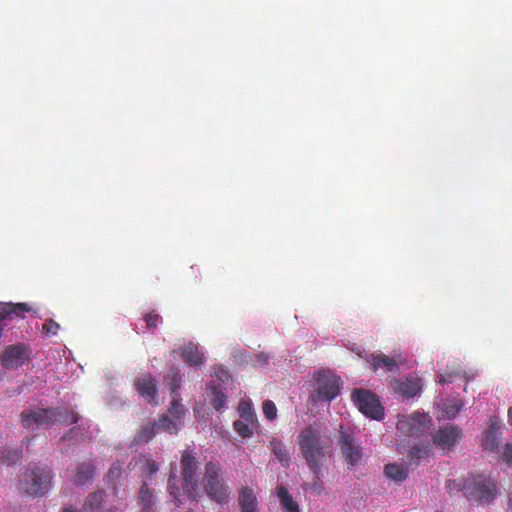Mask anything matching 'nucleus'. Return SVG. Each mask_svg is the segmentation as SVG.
<instances>
[{"mask_svg":"<svg viewBox=\"0 0 512 512\" xmlns=\"http://www.w3.org/2000/svg\"><path fill=\"white\" fill-rule=\"evenodd\" d=\"M139 499L143 506V510L145 512H150L153 505V492L146 483L140 487Z\"/></svg>","mask_w":512,"mask_h":512,"instance_id":"28","label":"nucleus"},{"mask_svg":"<svg viewBox=\"0 0 512 512\" xmlns=\"http://www.w3.org/2000/svg\"><path fill=\"white\" fill-rule=\"evenodd\" d=\"M270 447L277 459L282 463V465H289L290 454L286 447L278 440L273 439L270 442Z\"/></svg>","mask_w":512,"mask_h":512,"instance_id":"26","label":"nucleus"},{"mask_svg":"<svg viewBox=\"0 0 512 512\" xmlns=\"http://www.w3.org/2000/svg\"><path fill=\"white\" fill-rule=\"evenodd\" d=\"M500 429V424L497 419H492L489 427L486 431V435H497V432Z\"/></svg>","mask_w":512,"mask_h":512,"instance_id":"41","label":"nucleus"},{"mask_svg":"<svg viewBox=\"0 0 512 512\" xmlns=\"http://www.w3.org/2000/svg\"><path fill=\"white\" fill-rule=\"evenodd\" d=\"M177 421L178 420H175L174 418L172 419L168 415H163L159 418L158 422L154 424L158 429H162L170 433H177L179 430Z\"/></svg>","mask_w":512,"mask_h":512,"instance_id":"29","label":"nucleus"},{"mask_svg":"<svg viewBox=\"0 0 512 512\" xmlns=\"http://www.w3.org/2000/svg\"><path fill=\"white\" fill-rule=\"evenodd\" d=\"M172 397V400H171V405H170V408H169V413L171 414V416L175 419V420H178L180 421L181 418L184 416L185 414V409L184 407L180 404V398H179V395H171Z\"/></svg>","mask_w":512,"mask_h":512,"instance_id":"31","label":"nucleus"},{"mask_svg":"<svg viewBox=\"0 0 512 512\" xmlns=\"http://www.w3.org/2000/svg\"><path fill=\"white\" fill-rule=\"evenodd\" d=\"M393 389L397 394L405 398H412L420 393L422 384L419 378L407 377L404 380H395Z\"/></svg>","mask_w":512,"mask_h":512,"instance_id":"13","label":"nucleus"},{"mask_svg":"<svg viewBox=\"0 0 512 512\" xmlns=\"http://www.w3.org/2000/svg\"><path fill=\"white\" fill-rule=\"evenodd\" d=\"M509 506L512 508V492L509 494Z\"/></svg>","mask_w":512,"mask_h":512,"instance_id":"46","label":"nucleus"},{"mask_svg":"<svg viewBox=\"0 0 512 512\" xmlns=\"http://www.w3.org/2000/svg\"><path fill=\"white\" fill-rule=\"evenodd\" d=\"M371 364L375 371L378 369H384L387 372H392L398 369V365L395 359L388 357L385 354H372Z\"/></svg>","mask_w":512,"mask_h":512,"instance_id":"17","label":"nucleus"},{"mask_svg":"<svg viewBox=\"0 0 512 512\" xmlns=\"http://www.w3.org/2000/svg\"><path fill=\"white\" fill-rule=\"evenodd\" d=\"M446 488L450 491L454 488L463 490L465 496L470 501L490 503L497 495V485L495 481L483 475L468 478L462 486L457 484L454 480H448L446 482Z\"/></svg>","mask_w":512,"mask_h":512,"instance_id":"5","label":"nucleus"},{"mask_svg":"<svg viewBox=\"0 0 512 512\" xmlns=\"http://www.w3.org/2000/svg\"><path fill=\"white\" fill-rule=\"evenodd\" d=\"M226 403V396L218 387L212 388V398L210 400V404L213 406L214 409L219 411L224 407Z\"/></svg>","mask_w":512,"mask_h":512,"instance_id":"32","label":"nucleus"},{"mask_svg":"<svg viewBox=\"0 0 512 512\" xmlns=\"http://www.w3.org/2000/svg\"><path fill=\"white\" fill-rule=\"evenodd\" d=\"M80 432H81L80 426H74L63 436V439L64 440L77 439Z\"/></svg>","mask_w":512,"mask_h":512,"instance_id":"39","label":"nucleus"},{"mask_svg":"<svg viewBox=\"0 0 512 512\" xmlns=\"http://www.w3.org/2000/svg\"><path fill=\"white\" fill-rule=\"evenodd\" d=\"M508 418H509V423L512 425V407H510L508 410Z\"/></svg>","mask_w":512,"mask_h":512,"instance_id":"45","label":"nucleus"},{"mask_svg":"<svg viewBox=\"0 0 512 512\" xmlns=\"http://www.w3.org/2000/svg\"><path fill=\"white\" fill-rule=\"evenodd\" d=\"M338 445L349 468L361 462L363 458V447L351 429L345 430L341 426L338 436Z\"/></svg>","mask_w":512,"mask_h":512,"instance_id":"7","label":"nucleus"},{"mask_svg":"<svg viewBox=\"0 0 512 512\" xmlns=\"http://www.w3.org/2000/svg\"><path fill=\"white\" fill-rule=\"evenodd\" d=\"M234 430L242 438H250L253 435V430L258 427L257 419H238L233 424Z\"/></svg>","mask_w":512,"mask_h":512,"instance_id":"19","label":"nucleus"},{"mask_svg":"<svg viewBox=\"0 0 512 512\" xmlns=\"http://www.w3.org/2000/svg\"><path fill=\"white\" fill-rule=\"evenodd\" d=\"M145 466L146 471L150 475L155 474L158 471V465L153 460H148Z\"/></svg>","mask_w":512,"mask_h":512,"instance_id":"43","label":"nucleus"},{"mask_svg":"<svg viewBox=\"0 0 512 512\" xmlns=\"http://www.w3.org/2000/svg\"><path fill=\"white\" fill-rule=\"evenodd\" d=\"M53 473L47 466H30L19 477L18 490L32 498L46 495L52 486Z\"/></svg>","mask_w":512,"mask_h":512,"instance_id":"4","label":"nucleus"},{"mask_svg":"<svg viewBox=\"0 0 512 512\" xmlns=\"http://www.w3.org/2000/svg\"><path fill=\"white\" fill-rule=\"evenodd\" d=\"M205 490L207 495L217 503H226L229 499L230 490L221 477V467L214 462L205 465Z\"/></svg>","mask_w":512,"mask_h":512,"instance_id":"6","label":"nucleus"},{"mask_svg":"<svg viewBox=\"0 0 512 512\" xmlns=\"http://www.w3.org/2000/svg\"><path fill=\"white\" fill-rule=\"evenodd\" d=\"M300 452L317 481L321 479V461L325 457V447L320 439V430L316 425H308L298 435Z\"/></svg>","mask_w":512,"mask_h":512,"instance_id":"2","label":"nucleus"},{"mask_svg":"<svg viewBox=\"0 0 512 512\" xmlns=\"http://www.w3.org/2000/svg\"><path fill=\"white\" fill-rule=\"evenodd\" d=\"M189 512V511H188Z\"/></svg>","mask_w":512,"mask_h":512,"instance_id":"49","label":"nucleus"},{"mask_svg":"<svg viewBox=\"0 0 512 512\" xmlns=\"http://www.w3.org/2000/svg\"><path fill=\"white\" fill-rule=\"evenodd\" d=\"M483 446L490 451L496 450L498 448L497 435H485Z\"/></svg>","mask_w":512,"mask_h":512,"instance_id":"38","label":"nucleus"},{"mask_svg":"<svg viewBox=\"0 0 512 512\" xmlns=\"http://www.w3.org/2000/svg\"><path fill=\"white\" fill-rule=\"evenodd\" d=\"M263 413L268 420H274L277 416V408L273 401L266 400L262 406Z\"/></svg>","mask_w":512,"mask_h":512,"instance_id":"35","label":"nucleus"},{"mask_svg":"<svg viewBox=\"0 0 512 512\" xmlns=\"http://www.w3.org/2000/svg\"><path fill=\"white\" fill-rule=\"evenodd\" d=\"M106 512H118V510L116 508H110L106 510Z\"/></svg>","mask_w":512,"mask_h":512,"instance_id":"47","label":"nucleus"},{"mask_svg":"<svg viewBox=\"0 0 512 512\" xmlns=\"http://www.w3.org/2000/svg\"><path fill=\"white\" fill-rule=\"evenodd\" d=\"M182 475V488L176 486V477L170 475L168 488L170 495L175 499L177 505L182 503L181 496L186 494L188 498L195 500L199 485V462L193 450H184L180 460Z\"/></svg>","mask_w":512,"mask_h":512,"instance_id":"1","label":"nucleus"},{"mask_svg":"<svg viewBox=\"0 0 512 512\" xmlns=\"http://www.w3.org/2000/svg\"><path fill=\"white\" fill-rule=\"evenodd\" d=\"M430 418L427 414L413 413L407 420L406 424L409 425L408 432L413 434L418 431H423L427 428Z\"/></svg>","mask_w":512,"mask_h":512,"instance_id":"18","label":"nucleus"},{"mask_svg":"<svg viewBox=\"0 0 512 512\" xmlns=\"http://www.w3.org/2000/svg\"><path fill=\"white\" fill-rule=\"evenodd\" d=\"M28 311H30V308L26 303L8 305L7 307L4 308V315L2 316L0 314V318H2L3 320L5 317L10 316L11 314H15L16 316H23V314Z\"/></svg>","mask_w":512,"mask_h":512,"instance_id":"30","label":"nucleus"},{"mask_svg":"<svg viewBox=\"0 0 512 512\" xmlns=\"http://www.w3.org/2000/svg\"><path fill=\"white\" fill-rule=\"evenodd\" d=\"M277 494L280 499L281 506L285 512H300L297 502L294 501L286 487H278Z\"/></svg>","mask_w":512,"mask_h":512,"instance_id":"21","label":"nucleus"},{"mask_svg":"<svg viewBox=\"0 0 512 512\" xmlns=\"http://www.w3.org/2000/svg\"><path fill=\"white\" fill-rule=\"evenodd\" d=\"M95 467L91 462H82L76 468L73 477V483L77 486H84L89 483L94 476Z\"/></svg>","mask_w":512,"mask_h":512,"instance_id":"16","label":"nucleus"},{"mask_svg":"<svg viewBox=\"0 0 512 512\" xmlns=\"http://www.w3.org/2000/svg\"><path fill=\"white\" fill-rule=\"evenodd\" d=\"M239 419H257L252 405L246 401H241L238 406Z\"/></svg>","mask_w":512,"mask_h":512,"instance_id":"33","label":"nucleus"},{"mask_svg":"<svg viewBox=\"0 0 512 512\" xmlns=\"http://www.w3.org/2000/svg\"><path fill=\"white\" fill-rule=\"evenodd\" d=\"M122 465L119 462L113 463L106 475L107 483L114 491L117 490L122 477Z\"/></svg>","mask_w":512,"mask_h":512,"instance_id":"24","label":"nucleus"},{"mask_svg":"<svg viewBox=\"0 0 512 512\" xmlns=\"http://www.w3.org/2000/svg\"><path fill=\"white\" fill-rule=\"evenodd\" d=\"M182 377L183 375L178 367H172L168 371L167 378L169 380L171 395H179L178 390L182 383Z\"/></svg>","mask_w":512,"mask_h":512,"instance_id":"25","label":"nucleus"},{"mask_svg":"<svg viewBox=\"0 0 512 512\" xmlns=\"http://www.w3.org/2000/svg\"><path fill=\"white\" fill-rule=\"evenodd\" d=\"M316 383L315 399L330 402L338 396L342 381L339 376L330 371H319L314 374Z\"/></svg>","mask_w":512,"mask_h":512,"instance_id":"9","label":"nucleus"},{"mask_svg":"<svg viewBox=\"0 0 512 512\" xmlns=\"http://www.w3.org/2000/svg\"><path fill=\"white\" fill-rule=\"evenodd\" d=\"M27 359L28 354L26 347L24 345L17 344L5 349L1 358V364L6 369L11 370L23 365Z\"/></svg>","mask_w":512,"mask_h":512,"instance_id":"10","label":"nucleus"},{"mask_svg":"<svg viewBox=\"0 0 512 512\" xmlns=\"http://www.w3.org/2000/svg\"><path fill=\"white\" fill-rule=\"evenodd\" d=\"M181 357L185 363L194 367H200L204 362V354L193 342H189L181 349Z\"/></svg>","mask_w":512,"mask_h":512,"instance_id":"15","label":"nucleus"},{"mask_svg":"<svg viewBox=\"0 0 512 512\" xmlns=\"http://www.w3.org/2000/svg\"><path fill=\"white\" fill-rule=\"evenodd\" d=\"M238 504L241 512H259L258 500L252 488L243 487L240 489Z\"/></svg>","mask_w":512,"mask_h":512,"instance_id":"14","label":"nucleus"},{"mask_svg":"<svg viewBox=\"0 0 512 512\" xmlns=\"http://www.w3.org/2000/svg\"><path fill=\"white\" fill-rule=\"evenodd\" d=\"M430 449L427 446H413L409 451L411 459L420 460L429 456Z\"/></svg>","mask_w":512,"mask_h":512,"instance_id":"34","label":"nucleus"},{"mask_svg":"<svg viewBox=\"0 0 512 512\" xmlns=\"http://www.w3.org/2000/svg\"><path fill=\"white\" fill-rule=\"evenodd\" d=\"M105 496L106 493L103 490L90 493L84 502L83 510L85 512H99Z\"/></svg>","mask_w":512,"mask_h":512,"instance_id":"20","label":"nucleus"},{"mask_svg":"<svg viewBox=\"0 0 512 512\" xmlns=\"http://www.w3.org/2000/svg\"><path fill=\"white\" fill-rule=\"evenodd\" d=\"M503 456L507 463L512 464V444L505 446Z\"/></svg>","mask_w":512,"mask_h":512,"instance_id":"42","label":"nucleus"},{"mask_svg":"<svg viewBox=\"0 0 512 512\" xmlns=\"http://www.w3.org/2000/svg\"><path fill=\"white\" fill-rule=\"evenodd\" d=\"M352 401L366 417L374 420L383 418L384 407L375 393L366 389H355L352 393Z\"/></svg>","mask_w":512,"mask_h":512,"instance_id":"8","label":"nucleus"},{"mask_svg":"<svg viewBox=\"0 0 512 512\" xmlns=\"http://www.w3.org/2000/svg\"><path fill=\"white\" fill-rule=\"evenodd\" d=\"M402 425H403V422H402V421H399V422H398V428H399L400 426H402Z\"/></svg>","mask_w":512,"mask_h":512,"instance_id":"48","label":"nucleus"},{"mask_svg":"<svg viewBox=\"0 0 512 512\" xmlns=\"http://www.w3.org/2000/svg\"><path fill=\"white\" fill-rule=\"evenodd\" d=\"M144 320L146 322L147 328L154 329L158 326V323L161 321V317L159 314L155 313V311H152L144 316Z\"/></svg>","mask_w":512,"mask_h":512,"instance_id":"36","label":"nucleus"},{"mask_svg":"<svg viewBox=\"0 0 512 512\" xmlns=\"http://www.w3.org/2000/svg\"><path fill=\"white\" fill-rule=\"evenodd\" d=\"M134 386L139 395L143 397L146 402H156L155 399L157 395V387L155 380L150 373L136 377L134 380Z\"/></svg>","mask_w":512,"mask_h":512,"instance_id":"12","label":"nucleus"},{"mask_svg":"<svg viewBox=\"0 0 512 512\" xmlns=\"http://www.w3.org/2000/svg\"><path fill=\"white\" fill-rule=\"evenodd\" d=\"M462 405L455 403L453 405H450L446 408V414L448 418H454L460 411Z\"/></svg>","mask_w":512,"mask_h":512,"instance_id":"40","label":"nucleus"},{"mask_svg":"<svg viewBox=\"0 0 512 512\" xmlns=\"http://www.w3.org/2000/svg\"><path fill=\"white\" fill-rule=\"evenodd\" d=\"M21 423L25 428L36 426L37 428H48L60 423L63 425L76 424L79 420L78 414L66 408H37L24 410L20 414Z\"/></svg>","mask_w":512,"mask_h":512,"instance_id":"3","label":"nucleus"},{"mask_svg":"<svg viewBox=\"0 0 512 512\" xmlns=\"http://www.w3.org/2000/svg\"><path fill=\"white\" fill-rule=\"evenodd\" d=\"M257 361L263 365L267 364L268 363V357L263 354V353H260L257 355Z\"/></svg>","mask_w":512,"mask_h":512,"instance_id":"44","label":"nucleus"},{"mask_svg":"<svg viewBox=\"0 0 512 512\" xmlns=\"http://www.w3.org/2000/svg\"><path fill=\"white\" fill-rule=\"evenodd\" d=\"M461 436L462 432L459 428L448 425L436 431L433 435V442L436 446L444 450H450L458 442Z\"/></svg>","mask_w":512,"mask_h":512,"instance_id":"11","label":"nucleus"},{"mask_svg":"<svg viewBox=\"0 0 512 512\" xmlns=\"http://www.w3.org/2000/svg\"><path fill=\"white\" fill-rule=\"evenodd\" d=\"M384 472L387 478L397 482L404 481L408 476L407 470L402 465L397 463L387 464L385 466Z\"/></svg>","mask_w":512,"mask_h":512,"instance_id":"23","label":"nucleus"},{"mask_svg":"<svg viewBox=\"0 0 512 512\" xmlns=\"http://www.w3.org/2000/svg\"><path fill=\"white\" fill-rule=\"evenodd\" d=\"M22 458V450L19 448L4 447L0 450V463L12 466Z\"/></svg>","mask_w":512,"mask_h":512,"instance_id":"22","label":"nucleus"},{"mask_svg":"<svg viewBox=\"0 0 512 512\" xmlns=\"http://www.w3.org/2000/svg\"><path fill=\"white\" fill-rule=\"evenodd\" d=\"M155 424L147 423L142 426V428L137 432L134 437L135 444L147 443L150 439H152L155 435Z\"/></svg>","mask_w":512,"mask_h":512,"instance_id":"27","label":"nucleus"},{"mask_svg":"<svg viewBox=\"0 0 512 512\" xmlns=\"http://www.w3.org/2000/svg\"><path fill=\"white\" fill-rule=\"evenodd\" d=\"M60 325L52 319L46 320L42 326V331L46 334L56 335Z\"/></svg>","mask_w":512,"mask_h":512,"instance_id":"37","label":"nucleus"}]
</instances>
